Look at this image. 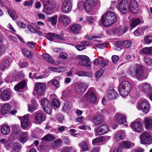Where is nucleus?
<instances>
[{"instance_id":"69168bd1","label":"nucleus","mask_w":152,"mask_h":152,"mask_svg":"<svg viewBox=\"0 0 152 152\" xmlns=\"http://www.w3.org/2000/svg\"><path fill=\"white\" fill-rule=\"evenodd\" d=\"M52 84L57 88L59 86V83L58 81L56 79L53 80L52 81Z\"/></svg>"},{"instance_id":"6ab92c4d","label":"nucleus","mask_w":152,"mask_h":152,"mask_svg":"<svg viewBox=\"0 0 152 152\" xmlns=\"http://www.w3.org/2000/svg\"><path fill=\"white\" fill-rule=\"evenodd\" d=\"M138 88L142 92L147 93L150 92L151 90L150 85L146 83L140 84Z\"/></svg>"},{"instance_id":"f3484780","label":"nucleus","mask_w":152,"mask_h":152,"mask_svg":"<svg viewBox=\"0 0 152 152\" xmlns=\"http://www.w3.org/2000/svg\"><path fill=\"white\" fill-rule=\"evenodd\" d=\"M87 99L93 104H94L96 101V98L94 92L91 91H89L85 94Z\"/></svg>"},{"instance_id":"0e129e2a","label":"nucleus","mask_w":152,"mask_h":152,"mask_svg":"<svg viewBox=\"0 0 152 152\" xmlns=\"http://www.w3.org/2000/svg\"><path fill=\"white\" fill-rule=\"evenodd\" d=\"M148 28L147 26H143L138 29L141 35L143 34L144 32Z\"/></svg>"},{"instance_id":"412c9836","label":"nucleus","mask_w":152,"mask_h":152,"mask_svg":"<svg viewBox=\"0 0 152 152\" xmlns=\"http://www.w3.org/2000/svg\"><path fill=\"white\" fill-rule=\"evenodd\" d=\"M144 126L147 130L152 129V119L148 117H145L144 120Z\"/></svg>"},{"instance_id":"603ef678","label":"nucleus","mask_w":152,"mask_h":152,"mask_svg":"<svg viewBox=\"0 0 152 152\" xmlns=\"http://www.w3.org/2000/svg\"><path fill=\"white\" fill-rule=\"evenodd\" d=\"M101 37V35L92 36L91 34L87 35L86 36V38L88 40H91L93 39L99 38Z\"/></svg>"},{"instance_id":"2eb2a0df","label":"nucleus","mask_w":152,"mask_h":152,"mask_svg":"<svg viewBox=\"0 0 152 152\" xmlns=\"http://www.w3.org/2000/svg\"><path fill=\"white\" fill-rule=\"evenodd\" d=\"M131 128L134 132L140 133L142 131V123L139 121H134L131 124Z\"/></svg>"},{"instance_id":"9d476101","label":"nucleus","mask_w":152,"mask_h":152,"mask_svg":"<svg viewBox=\"0 0 152 152\" xmlns=\"http://www.w3.org/2000/svg\"><path fill=\"white\" fill-rule=\"evenodd\" d=\"M88 87L87 84L84 83H77L75 85V90L77 93L81 94L85 92Z\"/></svg>"},{"instance_id":"6e6d98bb","label":"nucleus","mask_w":152,"mask_h":152,"mask_svg":"<svg viewBox=\"0 0 152 152\" xmlns=\"http://www.w3.org/2000/svg\"><path fill=\"white\" fill-rule=\"evenodd\" d=\"M85 2L84 1H79L78 3L77 6L81 10L84 8V6H85Z\"/></svg>"},{"instance_id":"f03ea898","label":"nucleus","mask_w":152,"mask_h":152,"mask_svg":"<svg viewBox=\"0 0 152 152\" xmlns=\"http://www.w3.org/2000/svg\"><path fill=\"white\" fill-rule=\"evenodd\" d=\"M129 73L132 77H136L138 80H142L145 78L143 68L140 66L137 65L130 69Z\"/></svg>"},{"instance_id":"9b49d317","label":"nucleus","mask_w":152,"mask_h":152,"mask_svg":"<svg viewBox=\"0 0 152 152\" xmlns=\"http://www.w3.org/2000/svg\"><path fill=\"white\" fill-rule=\"evenodd\" d=\"M78 58L79 64L86 66H90L91 65L90 59L87 56L85 55L80 56Z\"/></svg>"},{"instance_id":"13d9d810","label":"nucleus","mask_w":152,"mask_h":152,"mask_svg":"<svg viewBox=\"0 0 152 152\" xmlns=\"http://www.w3.org/2000/svg\"><path fill=\"white\" fill-rule=\"evenodd\" d=\"M99 60L101 62L100 64L102 67H104L107 65L108 62L107 60H105L102 58L101 59H100Z\"/></svg>"},{"instance_id":"49530a36","label":"nucleus","mask_w":152,"mask_h":152,"mask_svg":"<svg viewBox=\"0 0 152 152\" xmlns=\"http://www.w3.org/2000/svg\"><path fill=\"white\" fill-rule=\"evenodd\" d=\"M88 2L91 3L94 7L96 6H99L100 5L99 0H87Z\"/></svg>"},{"instance_id":"a878e982","label":"nucleus","mask_w":152,"mask_h":152,"mask_svg":"<svg viewBox=\"0 0 152 152\" xmlns=\"http://www.w3.org/2000/svg\"><path fill=\"white\" fill-rule=\"evenodd\" d=\"M88 144V142L83 141L79 143V145L81 149L80 151L82 152L88 151L89 150Z\"/></svg>"},{"instance_id":"58836bf2","label":"nucleus","mask_w":152,"mask_h":152,"mask_svg":"<svg viewBox=\"0 0 152 152\" xmlns=\"http://www.w3.org/2000/svg\"><path fill=\"white\" fill-rule=\"evenodd\" d=\"M57 16L55 15L53 17L48 18V20L52 26L56 25L57 23Z\"/></svg>"},{"instance_id":"4be33fe9","label":"nucleus","mask_w":152,"mask_h":152,"mask_svg":"<svg viewBox=\"0 0 152 152\" xmlns=\"http://www.w3.org/2000/svg\"><path fill=\"white\" fill-rule=\"evenodd\" d=\"M81 28L79 25L77 24H74L70 26L69 30L71 32L74 33L78 34L80 33Z\"/></svg>"},{"instance_id":"a19ab883","label":"nucleus","mask_w":152,"mask_h":152,"mask_svg":"<svg viewBox=\"0 0 152 152\" xmlns=\"http://www.w3.org/2000/svg\"><path fill=\"white\" fill-rule=\"evenodd\" d=\"M105 138L103 137H100L93 139L92 141V143L94 145L102 142L104 140Z\"/></svg>"},{"instance_id":"8fccbe9b","label":"nucleus","mask_w":152,"mask_h":152,"mask_svg":"<svg viewBox=\"0 0 152 152\" xmlns=\"http://www.w3.org/2000/svg\"><path fill=\"white\" fill-rule=\"evenodd\" d=\"M44 111L48 114H50L52 112V107L50 104L48 106H46L43 108Z\"/></svg>"},{"instance_id":"864d4df0","label":"nucleus","mask_w":152,"mask_h":152,"mask_svg":"<svg viewBox=\"0 0 152 152\" xmlns=\"http://www.w3.org/2000/svg\"><path fill=\"white\" fill-rule=\"evenodd\" d=\"M132 45L131 42L129 41H125L123 43V47L125 48H129Z\"/></svg>"},{"instance_id":"a211bd4d","label":"nucleus","mask_w":152,"mask_h":152,"mask_svg":"<svg viewBox=\"0 0 152 152\" xmlns=\"http://www.w3.org/2000/svg\"><path fill=\"white\" fill-rule=\"evenodd\" d=\"M59 19L65 26L68 25L71 22L70 18L64 15L60 14L59 16Z\"/></svg>"},{"instance_id":"4c0bfd02","label":"nucleus","mask_w":152,"mask_h":152,"mask_svg":"<svg viewBox=\"0 0 152 152\" xmlns=\"http://www.w3.org/2000/svg\"><path fill=\"white\" fill-rule=\"evenodd\" d=\"M79 76H87L90 77H92V74L89 72H86L83 71L77 72L75 73Z\"/></svg>"},{"instance_id":"a18cd8bd","label":"nucleus","mask_w":152,"mask_h":152,"mask_svg":"<svg viewBox=\"0 0 152 152\" xmlns=\"http://www.w3.org/2000/svg\"><path fill=\"white\" fill-rule=\"evenodd\" d=\"M21 148V146L19 143L15 142L14 143L13 150L14 152H18Z\"/></svg>"},{"instance_id":"cd10ccee","label":"nucleus","mask_w":152,"mask_h":152,"mask_svg":"<svg viewBox=\"0 0 152 152\" xmlns=\"http://www.w3.org/2000/svg\"><path fill=\"white\" fill-rule=\"evenodd\" d=\"M104 120V118L101 115H96L94 119V122L96 125H98L102 123Z\"/></svg>"},{"instance_id":"f8f14e48","label":"nucleus","mask_w":152,"mask_h":152,"mask_svg":"<svg viewBox=\"0 0 152 152\" xmlns=\"http://www.w3.org/2000/svg\"><path fill=\"white\" fill-rule=\"evenodd\" d=\"M33 115L35 116L36 121L38 124L41 123L45 120V115L40 110H39L34 113Z\"/></svg>"},{"instance_id":"774afa93","label":"nucleus","mask_w":152,"mask_h":152,"mask_svg":"<svg viewBox=\"0 0 152 152\" xmlns=\"http://www.w3.org/2000/svg\"><path fill=\"white\" fill-rule=\"evenodd\" d=\"M34 1V0H31L29 1H26L23 3V5L25 6H31L32 4Z\"/></svg>"},{"instance_id":"ddd939ff","label":"nucleus","mask_w":152,"mask_h":152,"mask_svg":"<svg viewBox=\"0 0 152 152\" xmlns=\"http://www.w3.org/2000/svg\"><path fill=\"white\" fill-rule=\"evenodd\" d=\"M96 133L98 135H103L105 134L109 130V127L106 124L99 126L96 129Z\"/></svg>"},{"instance_id":"052dcab7","label":"nucleus","mask_w":152,"mask_h":152,"mask_svg":"<svg viewBox=\"0 0 152 152\" xmlns=\"http://www.w3.org/2000/svg\"><path fill=\"white\" fill-rule=\"evenodd\" d=\"M56 118L58 122L62 123L64 119V117L63 115L60 114H58L56 115Z\"/></svg>"},{"instance_id":"c85d7f7f","label":"nucleus","mask_w":152,"mask_h":152,"mask_svg":"<svg viewBox=\"0 0 152 152\" xmlns=\"http://www.w3.org/2000/svg\"><path fill=\"white\" fill-rule=\"evenodd\" d=\"M10 66V62L8 60L5 59L1 61L0 64V68L1 70L8 68Z\"/></svg>"},{"instance_id":"72a5a7b5","label":"nucleus","mask_w":152,"mask_h":152,"mask_svg":"<svg viewBox=\"0 0 152 152\" xmlns=\"http://www.w3.org/2000/svg\"><path fill=\"white\" fill-rule=\"evenodd\" d=\"M143 22V20H141L140 18H137L134 19L132 22L131 26L132 28L135 27L136 26L140 23H142Z\"/></svg>"},{"instance_id":"c756f323","label":"nucleus","mask_w":152,"mask_h":152,"mask_svg":"<svg viewBox=\"0 0 152 152\" xmlns=\"http://www.w3.org/2000/svg\"><path fill=\"white\" fill-rule=\"evenodd\" d=\"M62 143L61 140L60 139H58L52 143L51 147L53 149H55L61 146Z\"/></svg>"},{"instance_id":"423d86ee","label":"nucleus","mask_w":152,"mask_h":152,"mask_svg":"<svg viewBox=\"0 0 152 152\" xmlns=\"http://www.w3.org/2000/svg\"><path fill=\"white\" fill-rule=\"evenodd\" d=\"M72 7V0H64L61 5V10L65 13L70 12Z\"/></svg>"},{"instance_id":"c9c22d12","label":"nucleus","mask_w":152,"mask_h":152,"mask_svg":"<svg viewBox=\"0 0 152 152\" xmlns=\"http://www.w3.org/2000/svg\"><path fill=\"white\" fill-rule=\"evenodd\" d=\"M8 13L10 16L13 20H15L17 18L18 16L14 10L12 9H9L7 10Z\"/></svg>"},{"instance_id":"e2e57ef3","label":"nucleus","mask_w":152,"mask_h":152,"mask_svg":"<svg viewBox=\"0 0 152 152\" xmlns=\"http://www.w3.org/2000/svg\"><path fill=\"white\" fill-rule=\"evenodd\" d=\"M68 55L67 54L64 52H61L60 53L59 57L61 58L64 59H66Z\"/></svg>"},{"instance_id":"6e6552de","label":"nucleus","mask_w":152,"mask_h":152,"mask_svg":"<svg viewBox=\"0 0 152 152\" xmlns=\"http://www.w3.org/2000/svg\"><path fill=\"white\" fill-rule=\"evenodd\" d=\"M128 8V2L127 0H121L119 2L118 9L122 14H125L127 13Z\"/></svg>"},{"instance_id":"ea45409f","label":"nucleus","mask_w":152,"mask_h":152,"mask_svg":"<svg viewBox=\"0 0 152 152\" xmlns=\"http://www.w3.org/2000/svg\"><path fill=\"white\" fill-rule=\"evenodd\" d=\"M37 105L36 103L32 104H28V110L30 112L33 113L37 108Z\"/></svg>"},{"instance_id":"473e14b6","label":"nucleus","mask_w":152,"mask_h":152,"mask_svg":"<svg viewBox=\"0 0 152 152\" xmlns=\"http://www.w3.org/2000/svg\"><path fill=\"white\" fill-rule=\"evenodd\" d=\"M1 133L4 135H7L10 132V129L9 126L7 125H3L1 129Z\"/></svg>"},{"instance_id":"7ed1b4c3","label":"nucleus","mask_w":152,"mask_h":152,"mask_svg":"<svg viewBox=\"0 0 152 152\" xmlns=\"http://www.w3.org/2000/svg\"><path fill=\"white\" fill-rule=\"evenodd\" d=\"M13 133L15 138L18 137L21 134L19 139L20 142L24 143L27 141L28 138L27 134L24 132H21L19 125L14 126L13 127Z\"/></svg>"},{"instance_id":"bf43d9fd","label":"nucleus","mask_w":152,"mask_h":152,"mask_svg":"<svg viewBox=\"0 0 152 152\" xmlns=\"http://www.w3.org/2000/svg\"><path fill=\"white\" fill-rule=\"evenodd\" d=\"M65 152H75L74 149L72 147H66L63 149Z\"/></svg>"},{"instance_id":"20e7f679","label":"nucleus","mask_w":152,"mask_h":152,"mask_svg":"<svg viewBox=\"0 0 152 152\" xmlns=\"http://www.w3.org/2000/svg\"><path fill=\"white\" fill-rule=\"evenodd\" d=\"M132 88L131 84L128 81H123L119 85L118 91L120 94L123 97L127 96Z\"/></svg>"},{"instance_id":"e433bc0d","label":"nucleus","mask_w":152,"mask_h":152,"mask_svg":"<svg viewBox=\"0 0 152 152\" xmlns=\"http://www.w3.org/2000/svg\"><path fill=\"white\" fill-rule=\"evenodd\" d=\"M122 145L126 149H129L133 147L134 146V144L130 142L124 141L122 143Z\"/></svg>"},{"instance_id":"338daca9","label":"nucleus","mask_w":152,"mask_h":152,"mask_svg":"<svg viewBox=\"0 0 152 152\" xmlns=\"http://www.w3.org/2000/svg\"><path fill=\"white\" fill-rule=\"evenodd\" d=\"M119 59V57L118 56L115 55L112 56V60L113 62L114 63H116Z\"/></svg>"},{"instance_id":"f704fd0d","label":"nucleus","mask_w":152,"mask_h":152,"mask_svg":"<svg viewBox=\"0 0 152 152\" xmlns=\"http://www.w3.org/2000/svg\"><path fill=\"white\" fill-rule=\"evenodd\" d=\"M42 56L43 58L49 63L53 64L54 63V60L49 54L47 53H44Z\"/></svg>"},{"instance_id":"3c124183","label":"nucleus","mask_w":152,"mask_h":152,"mask_svg":"<svg viewBox=\"0 0 152 152\" xmlns=\"http://www.w3.org/2000/svg\"><path fill=\"white\" fill-rule=\"evenodd\" d=\"M41 105L42 108L50 104L48 101L46 99L44 98L43 99L41 102Z\"/></svg>"},{"instance_id":"c03bdc74","label":"nucleus","mask_w":152,"mask_h":152,"mask_svg":"<svg viewBox=\"0 0 152 152\" xmlns=\"http://www.w3.org/2000/svg\"><path fill=\"white\" fill-rule=\"evenodd\" d=\"M142 53L145 54H152V47L150 48H145L142 49Z\"/></svg>"},{"instance_id":"2f4dec72","label":"nucleus","mask_w":152,"mask_h":152,"mask_svg":"<svg viewBox=\"0 0 152 152\" xmlns=\"http://www.w3.org/2000/svg\"><path fill=\"white\" fill-rule=\"evenodd\" d=\"M11 107L10 105L7 104H4L2 108L1 113L3 115L7 114L10 110Z\"/></svg>"},{"instance_id":"09e8293b","label":"nucleus","mask_w":152,"mask_h":152,"mask_svg":"<svg viewBox=\"0 0 152 152\" xmlns=\"http://www.w3.org/2000/svg\"><path fill=\"white\" fill-rule=\"evenodd\" d=\"M52 105L56 108L59 107L60 103L59 101L56 98H54L52 101Z\"/></svg>"},{"instance_id":"680f3d73","label":"nucleus","mask_w":152,"mask_h":152,"mask_svg":"<svg viewBox=\"0 0 152 152\" xmlns=\"http://www.w3.org/2000/svg\"><path fill=\"white\" fill-rule=\"evenodd\" d=\"M6 48L4 46L1 44H0V56H1L5 52Z\"/></svg>"},{"instance_id":"393cba45","label":"nucleus","mask_w":152,"mask_h":152,"mask_svg":"<svg viewBox=\"0 0 152 152\" xmlns=\"http://www.w3.org/2000/svg\"><path fill=\"white\" fill-rule=\"evenodd\" d=\"M125 131L124 130H120L118 131L116 133L115 136V139L117 141H118L121 140H123L124 137Z\"/></svg>"},{"instance_id":"f257e3e1","label":"nucleus","mask_w":152,"mask_h":152,"mask_svg":"<svg viewBox=\"0 0 152 152\" xmlns=\"http://www.w3.org/2000/svg\"><path fill=\"white\" fill-rule=\"evenodd\" d=\"M116 17L112 12H107L102 15L100 20L102 24L104 26L108 27L114 23L116 21Z\"/></svg>"},{"instance_id":"1a4fd4ad","label":"nucleus","mask_w":152,"mask_h":152,"mask_svg":"<svg viewBox=\"0 0 152 152\" xmlns=\"http://www.w3.org/2000/svg\"><path fill=\"white\" fill-rule=\"evenodd\" d=\"M46 87L45 83L37 82L35 84L34 90L38 95H41L43 94Z\"/></svg>"},{"instance_id":"7c9ffc66","label":"nucleus","mask_w":152,"mask_h":152,"mask_svg":"<svg viewBox=\"0 0 152 152\" xmlns=\"http://www.w3.org/2000/svg\"><path fill=\"white\" fill-rule=\"evenodd\" d=\"M22 52L24 55L27 58H32L33 56V54L32 53L27 49H23L22 50Z\"/></svg>"},{"instance_id":"4d7b16f0","label":"nucleus","mask_w":152,"mask_h":152,"mask_svg":"<svg viewBox=\"0 0 152 152\" xmlns=\"http://www.w3.org/2000/svg\"><path fill=\"white\" fill-rule=\"evenodd\" d=\"M104 72L103 69H101L95 73V76L97 78H99Z\"/></svg>"},{"instance_id":"bb28decb","label":"nucleus","mask_w":152,"mask_h":152,"mask_svg":"<svg viewBox=\"0 0 152 152\" xmlns=\"http://www.w3.org/2000/svg\"><path fill=\"white\" fill-rule=\"evenodd\" d=\"M26 85V81L24 80L20 81L14 87L15 90L17 91H20V89H22L25 87Z\"/></svg>"},{"instance_id":"39448f33","label":"nucleus","mask_w":152,"mask_h":152,"mask_svg":"<svg viewBox=\"0 0 152 152\" xmlns=\"http://www.w3.org/2000/svg\"><path fill=\"white\" fill-rule=\"evenodd\" d=\"M137 108L139 110L147 114L150 111L151 106L147 100H143L137 103Z\"/></svg>"},{"instance_id":"79ce46f5","label":"nucleus","mask_w":152,"mask_h":152,"mask_svg":"<svg viewBox=\"0 0 152 152\" xmlns=\"http://www.w3.org/2000/svg\"><path fill=\"white\" fill-rule=\"evenodd\" d=\"M55 139L54 136L50 134H47L43 137L42 139L43 140L51 141Z\"/></svg>"},{"instance_id":"37998d69","label":"nucleus","mask_w":152,"mask_h":152,"mask_svg":"<svg viewBox=\"0 0 152 152\" xmlns=\"http://www.w3.org/2000/svg\"><path fill=\"white\" fill-rule=\"evenodd\" d=\"M94 7L92 5V4H91V3L88 2V1L87 0L85 7V10L87 12L91 11L93 10Z\"/></svg>"},{"instance_id":"aec40b11","label":"nucleus","mask_w":152,"mask_h":152,"mask_svg":"<svg viewBox=\"0 0 152 152\" xmlns=\"http://www.w3.org/2000/svg\"><path fill=\"white\" fill-rule=\"evenodd\" d=\"M114 118L116 122L120 124H124L126 122L125 117L119 113H117L115 115Z\"/></svg>"},{"instance_id":"5701e85b","label":"nucleus","mask_w":152,"mask_h":152,"mask_svg":"<svg viewBox=\"0 0 152 152\" xmlns=\"http://www.w3.org/2000/svg\"><path fill=\"white\" fill-rule=\"evenodd\" d=\"M107 96L108 99H112L117 97L118 96V94L114 89L112 88L108 91Z\"/></svg>"},{"instance_id":"5fc2aeb1","label":"nucleus","mask_w":152,"mask_h":152,"mask_svg":"<svg viewBox=\"0 0 152 152\" xmlns=\"http://www.w3.org/2000/svg\"><path fill=\"white\" fill-rule=\"evenodd\" d=\"M54 34H55L50 33L48 34L47 35V39L49 40L52 41L54 40L55 36Z\"/></svg>"},{"instance_id":"0eeeda50","label":"nucleus","mask_w":152,"mask_h":152,"mask_svg":"<svg viewBox=\"0 0 152 152\" xmlns=\"http://www.w3.org/2000/svg\"><path fill=\"white\" fill-rule=\"evenodd\" d=\"M141 142L142 144H147L151 143L152 138L151 134L147 132H145L140 136Z\"/></svg>"},{"instance_id":"b1692460","label":"nucleus","mask_w":152,"mask_h":152,"mask_svg":"<svg viewBox=\"0 0 152 152\" xmlns=\"http://www.w3.org/2000/svg\"><path fill=\"white\" fill-rule=\"evenodd\" d=\"M1 97L4 101H7L10 98V94L9 90L7 89L4 90L1 93Z\"/></svg>"},{"instance_id":"4468645a","label":"nucleus","mask_w":152,"mask_h":152,"mask_svg":"<svg viewBox=\"0 0 152 152\" xmlns=\"http://www.w3.org/2000/svg\"><path fill=\"white\" fill-rule=\"evenodd\" d=\"M29 114L24 115L23 117H19V119L21 120V125L23 129H25L29 126L30 124L29 119Z\"/></svg>"},{"instance_id":"de8ad7c7","label":"nucleus","mask_w":152,"mask_h":152,"mask_svg":"<svg viewBox=\"0 0 152 152\" xmlns=\"http://www.w3.org/2000/svg\"><path fill=\"white\" fill-rule=\"evenodd\" d=\"M144 40L145 43L148 44L152 42V36L150 35H148L144 37Z\"/></svg>"},{"instance_id":"dca6fc26","label":"nucleus","mask_w":152,"mask_h":152,"mask_svg":"<svg viewBox=\"0 0 152 152\" xmlns=\"http://www.w3.org/2000/svg\"><path fill=\"white\" fill-rule=\"evenodd\" d=\"M129 8L132 13H137L139 10L138 5L137 1L134 0H132L129 4Z\"/></svg>"}]
</instances>
